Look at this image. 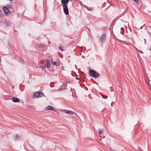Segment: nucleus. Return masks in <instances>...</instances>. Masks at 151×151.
Wrapping results in <instances>:
<instances>
[{
	"mask_svg": "<svg viewBox=\"0 0 151 151\" xmlns=\"http://www.w3.org/2000/svg\"><path fill=\"white\" fill-rule=\"evenodd\" d=\"M89 73L90 76L95 78H98L99 76L98 73L93 70H89Z\"/></svg>",
	"mask_w": 151,
	"mask_h": 151,
	"instance_id": "nucleus-1",
	"label": "nucleus"
},
{
	"mask_svg": "<svg viewBox=\"0 0 151 151\" xmlns=\"http://www.w3.org/2000/svg\"><path fill=\"white\" fill-rule=\"evenodd\" d=\"M63 7L64 13L66 15L68 14H69V11L67 5H63Z\"/></svg>",
	"mask_w": 151,
	"mask_h": 151,
	"instance_id": "nucleus-2",
	"label": "nucleus"
},
{
	"mask_svg": "<svg viewBox=\"0 0 151 151\" xmlns=\"http://www.w3.org/2000/svg\"><path fill=\"white\" fill-rule=\"evenodd\" d=\"M100 39L101 41L103 43L106 40V35L104 34H103Z\"/></svg>",
	"mask_w": 151,
	"mask_h": 151,
	"instance_id": "nucleus-3",
	"label": "nucleus"
},
{
	"mask_svg": "<svg viewBox=\"0 0 151 151\" xmlns=\"http://www.w3.org/2000/svg\"><path fill=\"white\" fill-rule=\"evenodd\" d=\"M72 1L71 0H61V2L62 5H67V4L69 3V1Z\"/></svg>",
	"mask_w": 151,
	"mask_h": 151,
	"instance_id": "nucleus-4",
	"label": "nucleus"
},
{
	"mask_svg": "<svg viewBox=\"0 0 151 151\" xmlns=\"http://www.w3.org/2000/svg\"><path fill=\"white\" fill-rule=\"evenodd\" d=\"M3 9L5 13L7 14L9 13L10 12L8 8L6 7L5 6H4L3 7Z\"/></svg>",
	"mask_w": 151,
	"mask_h": 151,
	"instance_id": "nucleus-5",
	"label": "nucleus"
},
{
	"mask_svg": "<svg viewBox=\"0 0 151 151\" xmlns=\"http://www.w3.org/2000/svg\"><path fill=\"white\" fill-rule=\"evenodd\" d=\"M4 21L6 23V24L7 26H11V24L9 20L6 19H4Z\"/></svg>",
	"mask_w": 151,
	"mask_h": 151,
	"instance_id": "nucleus-6",
	"label": "nucleus"
},
{
	"mask_svg": "<svg viewBox=\"0 0 151 151\" xmlns=\"http://www.w3.org/2000/svg\"><path fill=\"white\" fill-rule=\"evenodd\" d=\"M12 101L14 102H19L20 100L18 98L13 97L12 99Z\"/></svg>",
	"mask_w": 151,
	"mask_h": 151,
	"instance_id": "nucleus-7",
	"label": "nucleus"
},
{
	"mask_svg": "<svg viewBox=\"0 0 151 151\" xmlns=\"http://www.w3.org/2000/svg\"><path fill=\"white\" fill-rule=\"evenodd\" d=\"M46 109L48 110H53L54 108L53 106L50 105H49L46 107Z\"/></svg>",
	"mask_w": 151,
	"mask_h": 151,
	"instance_id": "nucleus-8",
	"label": "nucleus"
},
{
	"mask_svg": "<svg viewBox=\"0 0 151 151\" xmlns=\"http://www.w3.org/2000/svg\"><path fill=\"white\" fill-rule=\"evenodd\" d=\"M65 113L68 114L70 115L74 114H73V111H71L70 110L66 111H65Z\"/></svg>",
	"mask_w": 151,
	"mask_h": 151,
	"instance_id": "nucleus-9",
	"label": "nucleus"
},
{
	"mask_svg": "<svg viewBox=\"0 0 151 151\" xmlns=\"http://www.w3.org/2000/svg\"><path fill=\"white\" fill-rule=\"evenodd\" d=\"M47 67V68H49L51 66V64L49 60H46Z\"/></svg>",
	"mask_w": 151,
	"mask_h": 151,
	"instance_id": "nucleus-10",
	"label": "nucleus"
},
{
	"mask_svg": "<svg viewBox=\"0 0 151 151\" xmlns=\"http://www.w3.org/2000/svg\"><path fill=\"white\" fill-rule=\"evenodd\" d=\"M19 135L17 134H16L15 136L14 139L15 141L18 140L19 139Z\"/></svg>",
	"mask_w": 151,
	"mask_h": 151,
	"instance_id": "nucleus-11",
	"label": "nucleus"
},
{
	"mask_svg": "<svg viewBox=\"0 0 151 151\" xmlns=\"http://www.w3.org/2000/svg\"><path fill=\"white\" fill-rule=\"evenodd\" d=\"M39 94H38V98H40L42 97L44 95V94L42 92H38Z\"/></svg>",
	"mask_w": 151,
	"mask_h": 151,
	"instance_id": "nucleus-12",
	"label": "nucleus"
},
{
	"mask_svg": "<svg viewBox=\"0 0 151 151\" xmlns=\"http://www.w3.org/2000/svg\"><path fill=\"white\" fill-rule=\"evenodd\" d=\"M38 92H36L34 93L33 96L35 97L38 98Z\"/></svg>",
	"mask_w": 151,
	"mask_h": 151,
	"instance_id": "nucleus-13",
	"label": "nucleus"
},
{
	"mask_svg": "<svg viewBox=\"0 0 151 151\" xmlns=\"http://www.w3.org/2000/svg\"><path fill=\"white\" fill-rule=\"evenodd\" d=\"M83 6L86 9H87L88 10L90 11L91 10V9L89 8L87 6L84 4L83 5Z\"/></svg>",
	"mask_w": 151,
	"mask_h": 151,
	"instance_id": "nucleus-14",
	"label": "nucleus"
},
{
	"mask_svg": "<svg viewBox=\"0 0 151 151\" xmlns=\"http://www.w3.org/2000/svg\"><path fill=\"white\" fill-rule=\"evenodd\" d=\"M104 132V130L103 129H101L99 130L98 132V134H102Z\"/></svg>",
	"mask_w": 151,
	"mask_h": 151,
	"instance_id": "nucleus-15",
	"label": "nucleus"
},
{
	"mask_svg": "<svg viewBox=\"0 0 151 151\" xmlns=\"http://www.w3.org/2000/svg\"><path fill=\"white\" fill-rule=\"evenodd\" d=\"M100 95H101V96H102V97L104 99H106L107 97H108V96H104L103 95H101V93H100Z\"/></svg>",
	"mask_w": 151,
	"mask_h": 151,
	"instance_id": "nucleus-16",
	"label": "nucleus"
},
{
	"mask_svg": "<svg viewBox=\"0 0 151 151\" xmlns=\"http://www.w3.org/2000/svg\"><path fill=\"white\" fill-rule=\"evenodd\" d=\"M54 85V83L53 82H51L50 84V87H53Z\"/></svg>",
	"mask_w": 151,
	"mask_h": 151,
	"instance_id": "nucleus-17",
	"label": "nucleus"
},
{
	"mask_svg": "<svg viewBox=\"0 0 151 151\" xmlns=\"http://www.w3.org/2000/svg\"><path fill=\"white\" fill-rule=\"evenodd\" d=\"M52 63L53 65H57V64H56V62L55 61H53Z\"/></svg>",
	"mask_w": 151,
	"mask_h": 151,
	"instance_id": "nucleus-18",
	"label": "nucleus"
},
{
	"mask_svg": "<svg viewBox=\"0 0 151 151\" xmlns=\"http://www.w3.org/2000/svg\"><path fill=\"white\" fill-rule=\"evenodd\" d=\"M133 1H134L135 3L137 4H139V2L138 0H133Z\"/></svg>",
	"mask_w": 151,
	"mask_h": 151,
	"instance_id": "nucleus-19",
	"label": "nucleus"
},
{
	"mask_svg": "<svg viewBox=\"0 0 151 151\" xmlns=\"http://www.w3.org/2000/svg\"><path fill=\"white\" fill-rule=\"evenodd\" d=\"M59 49L61 51H63L64 50L63 48L61 47H59Z\"/></svg>",
	"mask_w": 151,
	"mask_h": 151,
	"instance_id": "nucleus-20",
	"label": "nucleus"
},
{
	"mask_svg": "<svg viewBox=\"0 0 151 151\" xmlns=\"http://www.w3.org/2000/svg\"><path fill=\"white\" fill-rule=\"evenodd\" d=\"M79 3L81 5H83V4H82V2H81V1H79Z\"/></svg>",
	"mask_w": 151,
	"mask_h": 151,
	"instance_id": "nucleus-21",
	"label": "nucleus"
},
{
	"mask_svg": "<svg viewBox=\"0 0 151 151\" xmlns=\"http://www.w3.org/2000/svg\"><path fill=\"white\" fill-rule=\"evenodd\" d=\"M63 88V85H62V86H60L59 88V89H62Z\"/></svg>",
	"mask_w": 151,
	"mask_h": 151,
	"instance_id": "nucleus-22",
	"label": "nucleus"
},
{
	"mask_svg": "<svg viewBox=\"0 0 151 151\" xmlns=\"http://www.w3.org/2000/svg\"><path fill=\"white\" fill-rule=\"evenodd\" d=\"M6 7L8 8H9L8 5H6Z\"/></svg>",
	"mask_w": 151,
	"mask_h": 151,
	"instance_id": "nucleus-23",
	"label": "nucleus"
},
{
	"mask_svg": "<svg viewBox=\"0 0 151 151\" xmlns=\"http://www.w3.org/2000/svg\"><path fill=\"white\" fill-rule=\"evenodd\" d=\"M118 86V87H119V90H120V89L121 90V88L119 86Z\"/></svg>",
	"mask_w": 151,
	"mask_h": 151,
	"instance_id": "nucleus-24",
	"label": "nucleus"
},
{
	"mask_svg": "<svg viewBox=\"0 0 151 151\" xmlns=\"http://www.w3.org/2000/svg\"><path fill=\"white\" fill-rule=\"evenodd\" d=\"M142 26H141L140 27V29H142Z\"/></svg>",
	"mask_w": 151,
	"mask_h": 151,
	"instance_id": "nucleus-25",
	"label": "nucleus"
},
{
	"mask_svg": "<svg viewBox=\"0 0 151 151\" xmlns=\"http://www.w3.org/2000/svg\"><path fill=\"white\" fill-rule=\"evenodd\" d=\"M121 29H124V28L123 27H121Z\"/></svg>",
	"mask_w": 151,
	"mask_h": 151,
	"instance_id": "nucleus-26",
	"label": "nucleus"
},
{
	"mask_svg": "<svg viewBox=\"0 0 151 151\" xmlns=\"http://www.w3.org/2000/svg\"><path fill=\"white\" fill-rule=\"evenodd\" d=\"M41 47H44V46L42 45H41V46H40Z\"/></svg>",
	"mask_w": 151,
	"mask_h": 151,
	"instance_id": "nucleus-27",
	"label": "nucleus"
},
{
	"mask_svg": "<svg viewBox=\"0 0 151 151\" xmlns=\"http://www.w3.org/2000/svg\"><path fill=\"white\" fill-rule=\"evenodd\" d=\"M71 6H73V4L72 3V2L71 3Z\"/></svg>",
	"mask_w": 151,
	"mask_h": 151,
	"instance_id": "nucleus-28",
	"label": "nucleus"
},
{
	"mask_svg": "<svg viewBox=\"0 0 151 151\" xmlns=\"http://www.w3.org/2000/svg\"><path fill=\"white\" fill-rule=\"evenodd\" d=\"M30 147L31 148H33V147H32V146H30Z\"/></svg>",
	"mask_w": 151,
	"mask_h": 151,
	"instance_id": "nucleus-29",
	"label": "nucleus"
},
{
	"mask_svg": "<svg viewBox=\"0 0 151 151\" xmlns=\"http://www.w3.org/2000/svg\"><path fill=\"white\" fill-rule=\"evenodd\" d=\"M83 50V48H82V49H81V51H82Z\"/></svg>",
	"mask_w": 151,
	"mask_h": 151,
	"instance_id": "nucleus-30",
	"label": "nucleus"
},
{
	"mask_svg": "<svg viewBox=\"0 0 151 151\" xmlns=\"http://www.w3.org/2000/svg\"><path fill=\"white\" fill-rule=\"evenodd\" d=\"M9 1H12L13 0H9Z\"/></svg>",
	"mask_w": 151,
	"mask_h": 151,
	"instance_id": "nucleus-31",
	"label": "nucleus"
},
{
	"mask_svg": "<svg viewBox=\"0 0 151 151\" xmlns=\"http://www.w3.org/2000/svg\"><path fill=\"white\" fill-rule=\"evenodd\" d=\"M82 57H84V56L82 55Z\"/></svg>",
	"mask_w": 151,
	"mask_h": 151,
	"instance_id": "nucleus-32",
	"label": "nucleus"
},
{
	"mask_svg": "<svg viewBox=\"0 0 151 151\" xmlns=\"http://www.w3.org/2000/svg\"><path fill=\"white\" fill-rule=\"evenodd\" d=\"M78 78H76V79H78Z\"/></svg>",
	"mask_w": 151,
	"mask_h": 151,
	"instance_id": "nucleus-33",
	"label": "nucleus"
},
{
	"mask_svg": "<svg viewBox=\"0 0 151 151\" xmlns=\"http://www.w3.org/2000/svg\"><path fill=\"white\" fill-rule=\"evenodd\" d=\"M111 105L112 106V103L111 104Z\"/></svg>",
	"mask_w": 151,
	"mask_h": 151,
	"instance_id": "nucleus-34",
	"label": "nucleus"
},
{
	"mask_svg": "<svg viewBox=\"0 0 151 151\" xmlns=\"http://www.w3.org/2000/svg\"><path fill=\"white\" fill-rule=\"evenodd\" d=\"M146 40V39H144V40Z\"/></svg>",
	"mask_w": 151,
	"mask_h": 151,
	"instance_id": "nucleus-35",
	"label": "nucleus"
}]
</instances>
